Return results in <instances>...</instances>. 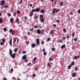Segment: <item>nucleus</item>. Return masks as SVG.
Listing matches in <instances>:
<instances>
[{"label": "nucleus", "mask_w": 80, "mask_h": 80, "mask_svg": "<svg viewBox=\"0 0 80 80\" xmlns=\"http://www.w3.org/2000/svg\"><path fill=\"white\" fill-rule=\"evenodd\" d=\"M15 30H13L12 32V35H14V33H15Z\"/></svg>", "instance_id": "38"}, {"label": "nucleus", "mask_w": 80, "mask_h": 80, "mask_svg": "<svg viewBox=\"0 0 80 80\" xmlns=\"http://www.w3.org/2000/svg\"><path fill=\"white\" fill-rule=\"evenodd\" d=\"M71 67H72V65L70 64L68 66V69H71Z\"/></svg>", "instance_id": "21"}, {"label": "nucleus", "mask_w": 80, "mask_h": 80, "mask_svg": "<svg viewBox=\"0 0 80 80\" xmlns=\"http://www.w3.org/2000/svg\"><path fill=\"white\" fill-rule=\"evenodd\" d=\"M0 3L1 6H3L5 5V1L4 0H2L1 1Z\"/></svg>", "instance_id": "3"}, {"label": "nucleus", "mask_w": 80, "mask_h": 80, "mask_svg": "<svg viewBox=\"0 0 80 80\" xmlns=\"http://www.w3.org/2000/svg\"><path fill=\"white\" fill-rule=\"evenodd\" d=\"M49 61H53V59L51 58H49Z\"/></svg>", "instance_id": "36"}, {"label": "nucleus", "mask_w": 80, "mask_h": 80, "mask_svg": "<svg viewBox=\"0 0 80 80\" xmlns=\"http://www.w3.org/2000/svg\"><path fill=\"white\" fill-rule=\"evenodd\" d=\"M63 2H61L60 4V5H61V6H63Z\"/></svg>", "instance_id": "33"}, {"label": "nucleus", "mask_w": 80, "mask_h": 80, "mask_svg": "<svg viewBox=\"0 0 80 80\" xmlns=\"http://www.w3.org/2000/svg\"><path fill=\"white\" fill-rule=\"evenodd\" d=\"M72 12H73L71 11V12L69 13H70V15H73V13H72Z\"/></svg>", "instance_id": "46"}, {"label": "nucleus", "mask_w": 80, "mask_h": 80, "mask_svg": "<svg viewBox=\"0 0 80 80\" xmlns=\"http://www.w3.org/2000/svg\"><path fill=\"white\" fill-rule=\"evenodd\" d=\"M22 59L23 60H26L27 59V55H24L22 58Z\"/></svg>", "instance_id": "10"}, {"label": "nucleus", "mask_w": 80, "mask_h": 80, "mask_svg": "<svg viewBox=\"0 0 80 80\" xmlns=\"http://www.w3.org/2000/svg\"><path fill=\"white\" fill-rule=\"evenodd\" d=\"M57 23H60V20H57L56 21Z\"/></svg>", "instance_id": "48"}, {"label": "nucleus", "mask_w": 80, "mask_h": 80, "mask_svg": "<svg viewBox=\"0 0 80 80\" xmlns=\"http://www.w3.org/2000/svg\"><path fill=\"white\" fill-rule=\"evenodd\" d=\"M33 12H30L29 13V16L30 17H32V16H33Z\"/></svg>", "instance_id": "13"}, {"label": "nucleus", "mask_w": 80, "mask_h": 80, "mask_svg": "<svg viewBox=\"0 0 80 80\" xmlns=\"http://www.w3.org/2000/svg\"><path fill=\"white\" fill-rule=\"evenodd\" d=\"M3 80H7V78H4Z\"/></svg>", "instance_id": "63"}, {"label": "nucleus", "mask_w": 80, "mask_h": 80, "mask_svg": "<svg viewBox=\"0 0 80 80\" xmlns=\"http://www.w3.org/2000/svg\"><path fill=\"white\" fill-rule=\"evenodd\" d=\"M27 34L28 35H30V34H31V33L29 32H28Z\"/></svg>", "instance_id": "41"}, {"label": "nucleus", "mask_w": 80, "mask_h": 80, "mask_svg": "<svg viewBox=\"0 0 80 80\" xmlns=\"http://www.w3.org/2000/svg\"><path fill=\"white\" fill-rule=\"evenodd\" d=\"M0 43L1 46H2V45H4L5 42L0 41Z\"/></svg>", "instance_id": "16"}, {"label": "nucleus", "mask_w": 80, "mask_h": 80, "mask_svg": "<svg viewBox=\"0 0 80 80\" xmlns=\"http://www.w3.org/2000/svg\"><path fill=\"white\" fill-rule=\"evenodd\" d=\"M24 19L25 20H27V17L25 16L24 18Z\"/></svg>", "instance_id": "50"}, {"label": "nucleus", "mask_w": 80, "mask_h": 80, "mask_svg": "<svg viewBox=\"0 0 80 80\" xmlns=\"http://www.w3.org/2000/svg\"><path fill=\"white\" fill-rule=\"evenodd\" d=\"M52 26H53V27H56V24H53Z\"/></svg>", "instance_id": "58"}, {"label": "nucleus", "mask_w": 80, "mask_h": 80, "mask_svg": "<svg viewBox=\"0 0 80 80\" xmlns=\"http://www.w3.org/2000/svg\"><path fill=\"white\" fill-rule=\"evenodd\" d=\"M22 3H23V1L22 0H21L20 2V4H22Z\"/></svg>", "instance_id": "44"}, {"label": "nucleus", "mask_w": 80, "mask_h": 80, "mask_svg": "<svg viewBox=\"0 0 80 80\" xmlns=\"http://www.w3.org/2000/svg\"><path fill=\"white\" fill-rule=\"evenodd\" d=\"M16 39H17V44L18 43V42H19V39H18V38H14L13 39V44H15V43L17 41Z\"/></svg>", "instance_id": "4"}, {"label": "nucleus", "mask_w": 80, "mask_h": 80, "mask_svg": "<svg viewBox=\"0 0 80 80\" xmlns=\"http://www.w3.org/2000/svg\"><path fill=\"white\" fill-rule=\"evenodd\" d=\"M74 40L75 42H77V38H74Z\"/></svg>", "instance_id": "39"}, {"label": "nucleus", "mask_w": 80, "mask_h": 80, "mask_svg": "<svg viewBox=\"0 0 80 80\" xmlns=\"http://www.w3.org/2000/svg\"><path fill=\"white\" fill-rule=\"evenodd\" d=\"M40 13H44L45 12V10L43 9H42L40 11Z\"/></svg>", "instance_id": "14"}, {"label": "nucleus", "mask_w": 80, "mask_h": 80, "mask_svg": "<svg viewBox=\"0 0 80 80\" xmlns=\"http://www.w3.org/2000/svg\"><path fill=\"white\" fill-rule=\"evenodd\" d=\"M60 11V9H58L56 10V12L55 13H57V12H58V11Z\"/></svg>", "instance_id": "25"}, {"label": "nucleus", "mask_w": 80, "mask_h": 80, "mask_svg": "<svg viewBox=\"0 0 80 80\" xmlns=\"http://www.w3.org/2000/svg\"><path fill=\"white\" fill-rule=\"evenodd\" d=\"M11 71L12 72L13 71V69H11Z\"/></svg>", "instance_id": "61"}, {"label": "nucleus", "mask_w": 80, "mask_h": 80, "mask_svg": "<svg viewBox=\"0 0 80 80\" xmlns=\"http://www.w3.org/2000/svg\"><path fill=\"white\" fill-rule=\"evenodd\" d=\"M80 57V56L79 55H78L77 56H76L74 58L75 59H77V58H78Z\"/></svg>", "instance_id": "18"}, {"label": "nucleus", "mask_w": 80, "mask_h": 80, "mask_svg": "<svg viewBox=\"0 0 80 80\" xmlns=\"http://www.w3.org/2000/svg\"><path fill=\"white\" fill-rule=\"evenodd\" d=\"M0 23H3V20H2V18H0Z\"/></svg>", "instance_id": "23"}, {"label": "nucleus", "mask_w": 80, "mask_h": 80, "mask_svg": "<svg viewBox=\"0 0 80 80\" xmlns=\"http://www.w3.org/2000/svg\"><path fill=\"white\" fill-rule=\"evenodd\" d=\"M12 39H11L9 41V44L10 45V46L11 47H12Z\"/></svg>", "instance_id": "9"}, {"label": "nucleus", "mask_w": 80, "mask_h": 80, "mask_svg": "<svg viewBox=\"0 0 80 80\" xmlns=\"http://www.w3.org/2000/svg\"><path fill=\"white\" fill-rule=\"evenodd\" d=\"M33 29H34V28H32V29H31L30 30V32H32V31H33Z\"/></svg>", "instance_id": "40"}, {"label": "nucleus", "mask_w": 80, "mask_h": 80, "mask_svg": "<svg viewBox=\"0 0 80 80\" xmlns=\"http://www.w3.org/2000/svg\"><path fill=\"white\" fill-rule=\"evenodd\" d=\"M40 10V9L39 8H38L36 9H35V12H39Z\"/></svg>", "instance_id": "6"}, {"label": "nucleus", "mask_w": 80, "mask_h": 80, "mask_svg": "<svg viewBox=\"0 0 80 80\" xmlns=\"http://www.w3.org/2000/svg\"><path fill=\"white\" fill-rule=\"evenodd\" d=\"M2 42H4V43H5V39L4 38L2 39Z\"/></svg>", "instance_id": "24"}, {"label": "nucleus", "mask_w": 80, "mask_h": 80, "mask_svg": "<svg viewBox=\"0 0 80 80\" xmlns=\"http://www.w3.org/2000/svg\"><path fill=\"white\" fill-rule=\"evenodd\" d=\"M3 30L4 31V32H7V28H3Z\"/></svg>", "instance_id": "22"}, {"label": "nucleus", "mask_w": 80, "mask_h": 80, "mask_svg": "<svg viewBox=\"0 0 80 80\" xmlns=\"http://www.w3.org/2000/svg\"><path fill=\"white\" fill-rule=\"evenodd\" d=\"M44 43H45V42L43 41H41V44H42V45H43V44H44Z\"/></svg>", "instance_id": "54"}, {"label": "nucleus", "mask_w": 80, "mask_h": 80, "mask_svg": "<svg viewBox=\"0 0 80 80\" xmlns=\"http://www.w3.org/2000/svg\"><path fill=\"white\" fill-rule=\"evenodd\" d=\"M8 17H10V16H11V14H10V13H8Z\"/></svg>", "instance_id": "43"}, {"label": "nucleus", "mask_w": 80, "mask_h": 80, "mask_svg": "<svg viewBox=\"0 0 80 80\" xmlns=\"http://www.w3.org/2000/svg\"><path fill=\"white\" fill-rule=\"evenodd\" d=\"M72 77H75L76 76V73L74 72L72 74Z\"/></svg>", "instance_id": "17"}, {"label": "nucleus", "mask_w": 80, "mask_h": 80, "mask_svg": "<svg viewBox=\"0 0 80 80\" xmlns=\"http://www.w3.org/2000/svg\"><path fill=\"white\" fill-rule=\"evenodd\" d=\"M35 12V9H33L32 10L31 12L33 13V12Z\"/></svg>", "instance_id": "26"}, {"label": "nucleus", "mask_w": 80, "mask_h": 80, "mask_svg": "<svg viewBox=\"0 0 80 80\" xmlns=\"http://www.w3.org/2000/svg\"><path fill=\"white\" fill-rule=\"evenodd\" d=\"M45 51V49L44 48L43 49H42V52H44Z\"/></svg>", "instance_id": "57"}, {"label": "nucleus", "mask_w": 80, "mask_h": 80, "mask_svg": "<svg viewBox=\"0 0 80 80\" xmlns=\"http://www.w3.org/2000/svg\"><path fill=\"white\" fill-rule=\"evenodd\" d=\"M36 60H37V58L36 57H35L33 58V60L34 61V62H35V61Z\"/></svg>", "instance_id": "42"}, {"label": "nucleus", "mask_w": 80, "mask_h": 80, "mask_svg": "<svg viewBox=\"0 0 80 80\" xmlns=\"http://www.w3.org/2000/svg\"><path fill=\"white\" fill-rule=\"evenodd\" d=\"M67 38L68 39L70 38V37H69V35H68L67 36Z\"/></svg>", "instance_id": "60"}, {"label": "nucleus", "mask_w": 80, "mask_h": 80, "mask_svg": "<svg viewBox=\"0 0 80 80\" xmlns=\"http://www.w3.org/2000/svg\"><path fill=\"white\" fill-rule=\"evenodd\" d=\"M50 40V38H48L47 40L46 41V42H49Z\"/></svg>", "instance_id": "31"}, {"label": "nucleus", "mask_w": 80, "mask_h": 80, "mask_svg": "<svg viewBox=\"0 0 80 80\" xmlns=\"http://www.w3.org/2000/svg\"><path fill=\"white\" fill-rule=\"evenodd\" d=\"M18 50V48H16V49H14L15 52H17Z\"/></svg>", "instance_id": "37"}, {"label": "nucleus", "mask_w": 80, "mask_h": 80, "mask_svg": "<svg viewBox=\"0 0 80 80\" xmlns=\"http://www.w3.org/2000/svg\"><path fill=\"white\" fill-rule=\"evenodd\" d=\"M17 13L18 14H19V13H20V11L18 10L17 11Z\"/></svg>", "instance_id": "47"}, {"label": "nucleus", "mask_w": 80, "mask_h": 80, "mask_svg": "<svg viewBox=\"0 0 80 80\" xmlns=\"http://www.w3.org/2000/svg\"><path fill=\"white\" fill-rule=\"evenodd\" d=\"M16 22L18 23H19V19H18V18H17L16 19Z\"/></svg>", "instance_id": "28"}, {"label": "nucleus", "mask_w": 80, "mask_h": 80, "mask_svg": "<svg viewBox=\"0 0 80 80\" xmlns=\"http://www.w3.org/2000/svg\"><path fill=\"white\" fill-rule=\"evenodd\" d=\"M47 52H44L43 53L44 56H45L47 55Z\"/></svg>", "instance_id": "27"}, {"label": "nucleus", "mask_w": 80, "mask_h": 80, "mask_svg": "<svg viewBox=\"0 0 80 80\" xmlns=\"http://www.w3.org/2000/svg\"><path fill=\"white\" fill-rule=\"evenodd\" d=\"M36 46V44H35V43H33L32 44V45H31V47L32 48H34V47H35Z\"/></svg>", "instance_id": "12"}, {"label": "nucleus", "mask_w": 80, "mask_h": 80, "mask_svg": "<svg viewBox=\"0 0 80 80\" xmlns=\"http://www.w3.org/2000/svg\"><path fill=\"white\" fill-rule=\"evenodd\" d=\"M59 42L60 43H62V40L61 39H59Z\"/></svg>", "instance_id": "51"}, {"label": "nucleus", "mask_w": 80, "mask_h": 80, "mask_svg": "<svg viewBox=\"0 0 80 80\" xmlns=\"http://www.w3.org/2000/svg\"><path fill=\"white\" fill-rule=\"evenodd\" d=\"M13 15H14V16H15L16 15V13H15V12H14L13 13Z\"/></svg>", "instance_id": "64"}, {"label": "nucleus", "mask_w": 80, "mask_h": 80, "mask_svg": "<svg viewBox=\"0 0 80 80\" xmlns=\"http://www.w3.org/2000/svg\"><path fill=\"white\" fill-rule=\"evenodd\" d=\"M10 22L11 23H12L13 22V18H12L10 19Z\"/></svg>", "instance_id": "15"}, {"label": "nucleus", "mask_w": 80, "mask_h": 80, "mask_svg": "<svg viewBox=\"0 0 80 80\" xmlns=\"http://www.w3.org/2000/svg\"><path fill=\"white\" fill-rule=\"evenodd\" d=\"M9 54L10 55V57H11L12 58H15V55L16 53H14L12 54V49H10L9 50Z\"/></svg>", "instance_id": "1"}, {"label": "nucleus", "mask_w": 80, "mask_h": 80, "mask_svg": "<svg viewBox=\"0 0 80 80\" xmlns=\"http://www.w3.org/2000/svg\"><path fill=\"white\" fill-rule=\"evenodd\" d=\"M32 76L33 77H36V75L35 74H33Z\"/></svg>", "instance_id": "55"}, {"label": "nucleus", "mask_w": 80, "mask_h": 80, "mask_svg": "<svg viewBox=\"0 0 80 80\" xmlns=\"http://www.w3.org/2000/svg\"><path fill=\"white\" fill-rule=\"evenodd\" d=\"M39 18H40V21L41 22H43V21H44V19L43 18V16L42 14H41L39 16Z\"/></svg>", "instance_id": "2"}, {"label": "nucleus", "mask_w": 80, "mask_h": 80, "mask_svg": "<svg viewBox=\"0 0 80 80\" xmlns=\"http://www.w3.org/2000/svg\"><path fill=\"white\" fill-rule=\"evenodd\" d=\"M65 47V44H63V45L61 47V49H63Z\"/></svg>", "instance_id": "19"}, {"label": "nucleus", "mask_w": 80, "mask_h": 80, "mask_svg": "<svg viewBox=\"0 0 80 80\" xmlns=\"http://www.w3.org/2000/svg\"><path fill=\"white\" fill-rule=\"evenodd\" d=\"M78 70V68L77 67L75 68V71H76Z\"/></svg>", "instance_id": "49"}, {"label": "nucleus", "mask_w": 80, "mask_h": 80, "mask_svg": "<svg viewBox=\"0 0 80 80\" xmlns=\"http://www.w3.org/2000/svg\"><path fill=\"white\" fill-rule=\"evenodd\" d=\"M13 31V29H10V30H9V32L10 33H12V32Z\"/></svg>", "instance_id": "35"}, {"label": "nucleus", "mask_w": 80, "mask_h": 80, "mask_svg": "<svg viewBox=\"0 0 80 80\" xmlns=\"http://www.w3.org/2000/svg\"><path fill=\"white\" fill-rule=\"evenodd\" d=\"M5 8H8V6L6 5V6H5Z\"/></svg>", "instance_id": "52"}, {"label": "nucleus", "mask_w": 80, "mask_h": 80, "mask_svg": "<svg viewBox=\"0 0 80 80\" xmlns=\"http://www.w3.org/2000/svg\"><path fill=\"white\" fill-rule=\"evenodd\" d=\"M63 31L64 33H66V32H67V30L65 28H64L63 29Z\"/></svg>", "instance_id": "32"}, {"label": "nucleus", "mask_w": 80, "mask_h": 80, "mask_svg": "<svg viewBox=\"0 0 80 80\" xmlns=\"http://www.w3.org/2000/svg\"><path fill=\"white\" fill-rule=\"evenodd\" d=\"M75 35V33H72V37H74V35Z\"/></svg>", "instance_id": "53"}, {"label": "nucleus", "mask_w": 80, "mask_h": 80, "mask_svg": "<svg viewBox=\"0 0 80 80\" xmlns=\"http://www.w3.org/2000/svg\"><path fill=\"white\" fill-rule=\"evenodd\" d=\"M56 9H57L56 8H53V11L52 12V13L53 15H55V13H56L55 12H56Z\"/></svg>", "instance_id": "7"}, {"label": "nucleus", "mask_w": 80, "mask_h": 80, "mask_svg": "<svg viewBox=\"0 0 80 80\" xmlns=\"http://www.w3.org/2000/svg\"><path fill=\"white\" fill-rule=\"evenodd\" d=\"M53 31L52 30H51L50 32V34H53Z\"/></svg>", "instance_id": "30"}, {"label": "nucleus", "mask_w": 80, "mask_h": 80, "mask_svg": "<svg viewBox=\"0 0 80 80\" xmlns=\"http://www.w3.org/2000/svg\"><path fill=\"white\" fill-rule=\"evenodd\" d=\"M52 51H54L55 50V48H52Z\"/></svg>", "instance_id": "34"}, {"label": "nucleus", "mask_w": 80, "mask_h": 80, "mask_svg": "<svg viewBox=\"0 0 80 80\" xmlns=\"http://www.w3.org/2000/svg\"><path fill=\"white\" fill-rule=\"evenodd\" d=\"M37 18H38V16H35V20H36Z\"/></svg>", "instance_id": "45"}, {"label": "nucleus", "mask_w": 80, "mask_h": 80, "mask_svg": "<svg viewBox=\"0 0 80 80\" xmlns=\"http://www.w3.org/2000/svg\"><path fill=\"white\" fill-rule=\"evenodd\" d=\"M78 13H80V9H79L78 10Z\"/></svg>", "instance_id": "59"}, {"label": "nucleus", "mask_w": 80, "mask_h": 80, "mask_svg": "<svg viewBox=\"0 0 80 80\" xmlns=\"http://www.w3.org/2000/svg\"><path fill=\"white\" fill-rule=\"evenodd\" d=\"M34 28H38V26H36L35 25V26H34Z\"/></svg>", "instance_id": "56"}, {"label": "nucleus", "mask_w": 80, "mask_h": 80, "mask_svg": "<svg viewBox=\"0 0 80 80\" xmlns=\"http://www.w3.org/2000/svg\"><path fill=\"white\" fill-rule=\"evenodd\" d=\"M37 32L38 34H40L41 33V31L40 29H38L37 30Z\"/></svg>", "instance_id": "8"}, {"label": "nucleus", "mask_w": 80, "mask_h": 80, "mask_svg": "<svg viewBox=\"0 0 80 80\" xmlns=\"http://www.w3.org/2000/svg\"><path fill=\"white\" fill-rule=\"evenodd\" d=\"M51 64L49 62L48 63L47 66H48V67H50H50H51Z\"/></svg>", "instance_id": "11"}, {"label": "nucleus", "mask_w": 80, "mask_h": 80, "mask_svg": "<svg viewBox=\"0 0 80 80\" xmlns=\"http://www.w3.org/2000/svg\"><path fill=\"white\" fill-rule=\"evenodd\" d=\"M31 65V63L30 62L28 63V65L29 66V65Z\"/></svg>", "instance_id": "62"}, {"label": "nucleus", "mask_w": 80, "mask_h": 80, "mask_svg": "<svg viewBox=\"0 0 80 80\" xmlns=\"http://www.w3.org/2000/svg\"><path fill=\"white\" fill-rule=\"evenodd\" d=\"M70 65H75V62L74 61H72L71 62V64Z\"/></svg>", "instance_id": "20"}, {"label": "nucleus", "mask_w": 80, "mask_h": 80, "mask_svg": "<svg viewBox=\"0 0 80 80\" xmlns=\"http://www.w3.org/2000/svg\"><path fill=\"white\" fill-rule=\"evenodd\" d=\"M26 43L27 45H28L29 44V42L26 41Z\"/></svg>", "instance_id": "29"}, {"label": "nucleus", "mask_w": 80, "mask_h": 80, "mask_svg": "<svg viewBox=\"0 0 80 80\" xmlns=\"http://www.w3.org/2000/svg\"><path fill=\"white\" fill-rule=\"evenodd\" d=\"M36 41L37 45H40V40L39 39H36Z\"/></svg>", "instance_id": "5"}]
</instances>
